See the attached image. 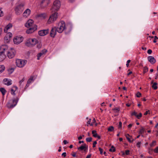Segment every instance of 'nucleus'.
<instances>
[{"label":"nucleus","mask_w":158,"mask_h":158,"mask_svg":"<svg viewBox=\"0 0 158 158\" xmlns=\"http://www.w3.org/2000/svg\"><path fill=\"white\" fill-rule=\"evenodd\" d=\"M60 6V3L59 1L57 0L54 2L51 10L52 12L54 11V12L50 16L48 20V24H50L56 19L57 18V13L55 11L58 10Z\"/></svg>","instance_id":"1"},{"label":"nucleus","mask_w":158,"mask_h":158,"mask_svg":"<svg viewBox=\"0 0 158 158\" xmlns=\"http://www.w3.org/2000/svg\"><path fill=\"white\" fill-rule=\"evenodd\" d=\"M68 26H65V24L64 21H61L59 23L58 26L57 28V32L59 33H61Z\"/></svg>","instance_id":"2"},{"label":"nucleus","mask_w":158,"mask_h":158,"mask_svg":"<svg viewBox=\"0 0 158 158\" xmlns=\"http://www.w3.org/2000/svg\"><path fill=\"white\" fill-rule=\"evenodd\" d=\"M37 42V40L36 39L29 38L28 39L25 43L26 46L30 47L35 46Z\"/></svg>","instance_id":"3"},{"label":"nucleus","mask_w":158,"mask_h":158,"mask_svg":"<svg viewBox=\"0 0 158 158\" xmlns=\"http://www.w3.org/2000/svg\"><path fill=\"white\" fill-rule=\"evenodd\" d=\"M27 61L25 60H22L21 59H17L16 60V65L19 67H23L27 63Z\"/></svg>","instance_id":"4"},{"label":"nucleus","mask_w":158,"mask_h":158,"mask_svg":"<svg viewBox=\"0 0 158 158\" xmlns=\"http://www.w3.org/2000/svg\"><path fill=\"white\" fill-rule=\"evenodd\" d=\"M5 48L2 47H0V61H2L6 58V56L4 54Z\"/></svg>","instance_id":"5"},{"label":"nucleus","mask_w":158,"mask_h":158,"mask_svg":"<svg viewBox=\"0 0 158 158\" xmlns=\"http://www.w3.org/2000/svg\"><path fill=\"white\" fill-rule=\"evenodd\" d=\"M23 39L22 36H17L13 39V41L15 44H19L23 41Z\"/></svg>","instance_id":"6"},{"label":"nucleus","mask_w":158,"mask_h":158,"mask_svg":"<svg viewBox=\"0 0 158 158\" xmlns=\"http://www.w3.org/2000/svg\"><path fill=\"white\" fill-rule=\"evenodd\" d=\"M19 98H17L16 99H13L12 100V104H10V103H8L7 104V106L8 108H12L14 107L16 105L18 102Z\"/></svg>","instance_id":"7"},{"label":"nucleus","mask_w":158,"mask_h":158,"mask_svg":"<svg viewBox=\"0 0 158 158\" xmlns=\"http://www.w3.org/2000/svg\"><path fill=\"white\" fill-rule=\"evenodd\" d=\"M50 0H42L40 3V7L42 8L46 7L50 3Z\"/></svg>","instance_id":"8"},{"label":"nucleus","mask_w":158,"mask_h":158,"mask_svg":"<svg viewBox=\"0 0 158 158\" xmlns=\"http://www.w3.org/2000/svg\"><path fill=\"white\" fill-rule=\"evenodd\" d=\"M30 27L26 31V32L27 34L31 33L36 31L37 29V26L36 25H34L33 26Z\"/></svg>","instance_id":"9"},{"label":"nucleus","mask_w":158,"mask_h":158,"mask_svg":"<svg viewBox=\"0 0 158 158\" xmlns=\"http://www.w3.org/2000/svg\"><path fill=\"white\" fill-rule=\"evenodd\" d=\"M11 50L8 52L7 53V56L10 59L13 58L15 54V51L12 48H11Z\"/></svg>","instance_id":"10"},{"label":"nucleus","mask_w":158,"mask_h":158,"mask_svg":"<svg viewBox=\"0 0 158 158\" xmlns=\"http://www.w3.org/2000/svg\"><path fill=\"white\" fill-rule=\"evenodd\" d=\"M49 32V30L48 29L41 30L39 31L38 34L41 36H44L48 34Z\"/></svg>","instance_id":"11"},{"label":"nucleus","mask_w":158,"mask_h":158,"mask_svg":"<svg viewBox=\"0 0 158 158\" xmlns=\"http://www.w3.org/2000/svg\"><path fill=\"white\" fill-rule=\"evenodd\" d=\"M57 28L56 27L52 28L50 32V36L51 37L54 38L56 34L57 31Z\"/></svg>","instance_id":"12"},{"label":"nucleus","mask_w":158,"mask_h":158,"mask_svg":"<svg viewBox=\"0 0 158 158\" xmlns=\"http://www.w3.org/2000/svg\"><path fill=\"white\" fill-rule=\"evenodd\" d=\"M34 24V21L32 19H29L27 22L25 24V26L27 27H29L33 26Z\"/></svg>","instance_id":"13"},{"label":"nucleus","mask_w":158,"mask_h":158,"mask_svg":"<svg viewBox=\"0 0 158 158\" xmlns=\"http://www.w3.org/2000/svg\"><path fill=\"white\" fill-rule=\"evenodd\" d=\"M15 13L17 15H20L22 12V10L21 9L20 6L19 5L17 6L15 9Z\"/></svg>","instance_id":"14"},{"label":"nucleus","mask_w":158,"mask_h":158,"mask_svg":"<svg viewBox=\"0 0 158 158\" xmlns=\"http://www.w3.org/2000/svg\"><path fill=\"white\" fill-rule=\"evenodd\" d=\"M148 61L152 64H154L156 62V60L152 56H148Z\"/></svg>","instance_id":"15"},{"label":"nucleus","mask_w":158,"mask_h":158,"mask_svg":"<svg viewBox=\"0 0 158 158\" xmlns=\"http://www.w3.org/2000/svg\"><path fill=\"white\" fill-rule=\"evenodd\" d=\"M47 52V50L44 49L42 50L37 55V60H39L40 59V57L42 55H43L45 53H46Z\"/></svg>","instance_id":"16"},{"label":"nucleus","mask_w":158,"mask_h":158,"mask_svg":"<svg viewBox=\"0 0 158 158\" xmlns=\"http://www.w3.org/2000/svg\"><path fill=\"white\" fill-rule=\"evenodd\" d=\"M3 82L4 84L7 85H10L12 84L11 81L10 80H9L7 78L4 79Z\"/></svg>","instance_id":"17"},{"label":"nucleus","mask_w":158,"mask_h":158,"mask_svg":"<svg viewBox=\"0 0 158 158\" xmlns=\"http://www.w3.org/2000/svg\"><path fill=\"white\" fill-rule=\"evenodd\" d=\"M31 13V10L29 9H27L24 12L23 14V16L24 17H27Z\"/></svg>","instance_id":"18"},{"label":"nucleus","mask_w":158,"mask_h":158,"mask_svg":"<svg viewBox=\"0 0 158 158\" xmlns=\"http://www.w3.org/2000/svg\"><path fill=\"white\" fill-rule=\"evenodd\" d=\"M12 27V25L11 23H9L8 25H7L5 27L4 29V31L5 33L7 32L8 30L10 28H11Z\"/></svg>","instance_id":"19"},{"label":"nucleus","mask_w":158,"mask_h":158,"mask_svg":"<svg viewBox=\"0 0 158 158\" xmlns=\"http://www.w3.org/2000/svg\"><path fill=\"white\" fill-rule=\"evenodd\" d=\"M85 148L88 149V146L86 145L85 144H84V146L82 145L81 146L78 148V150H82Z\"/></svg>","instance_id":"20"},{"label":"nucleus","mask_w":158,"mask_h":158,"mask_svg":"<svg viewBox=\"0 0 158 158\" xmlns=\"http://www.w3.org/2000/svg\"><path fill=\"white\" fill-rule=\"evenodd\" d=\"M13 88H14L15 89L13 88L11 89V94L13 95H15V91L18 88L16 86H14L13 87Z\"/></svg>","instance_id":"21"},{"label":"nucleus","mask_w":158,"mask_h":158,"mask_svg":"<svg viewBox=\"0 0 158 158\" xmlns=\"http://www.w3.org/2000/svg\"><path fill=\"white\" fill-rule=\"evenodd\" d=\"M0 91L2 92L3 95L5 94L6 92V90L3 88H0Z\"/></svg>","instance_id":"22"},{"label":"nucleus","mask_w":158,"mask_h":158,"mask_svg":"<svg viewBox=\"0 0 158 158\" xmlns=\"http://www.w3.org/2000/svg\"><path fill=\"white\" fill-rule=\"evenodd\" d=\"M14 69L13 68H9L7 70L8 73L9 74H11L14 72Z\"/></svg>","instance_id":"23"},{"label":"nucleus","mask_w":158,"mask_h":158,"mask_svg":"<svg viewBox=\"0 0 158 158\" xmlns=\"http://www.w3.org/2000/svg\"><path fill=\"white\" fill-rule=\"evenodd\" d=\"M12 34L10 32H9L8 33L6 34V37L9 38H10V39H11V38L12 37Z\"/></svg>","instance_id":"24"},{"label":"nucleus","mask_w":158,"mask_h":158,"mask_svg":"<svg viewBox=\"0 0 158 158\" xmlns=\"http://www.w3.org/2000/svg\"><path fill=\"white\" fill-rule=\"evenodd\" d=\"M5 68L3 65H0V73H2L4 70Z\"/></svg>","instance_id":"25"},{"label":"nucleus","mask_w":158,"mask_h":158,"mask_svg":"<svg viewBox=\"0 0 158 158\" xmlns=\"http://www.w3.org/2000/svg\"><path fill=\"white\" fill-rule=\"evenodd\" d=\"M157 83L156 82H155L154 83L152 86V87L154 89H156L157 88Z\"/></svg>","instance_id":"26"},{"label":"nucleus","mask_w":158,"mask_h":158,"mask_svg":"<svg viewBox=\"0 0 158 158\" xmlns=\"http://www.w3.org/2000/svg\"><path fill=\"white\" fill-rule=\"evenodd\" d=\"M92 134H93V136L94 137H97V136L98 135V134L97 133L96 131L95 130H93L92 131Z\"/></svg>","instance_id":"27"},{"label":"nucleus","mask_w":158,"mask_h":158,"mask_svg":"<svg viewBox=\"0 0 158 158\" xmlns=\"http://www.w3.org/2000/svg\"><path fill=\"white\" fill-rule=\"evenodd\" d=\"M148 68L147 66H145L144 67L143 70V74H145V73H147L148 71Z\"/></svg>","instance_id":"28"},{"label":"nucleus","mask_w":158,"mask_h":158,"mask_svg":"<svg viewBox=\"0 0 158 158\" xmlns=\"http://www.w3.org/2000/svg\"><path fill=\"white\" fill-rule=\"evenodd\" d=\"M145 129L143 127H141V129L140 130V131L139 132V134H142L143 133Z\"/></svg>","instance_id":"29"},{"label":"nucleus","mask_w":158,"mask_h":158,"mask_svg":"<svg viewBox=\"0 0 158 158\" xmlns=\"http://www.w3.org/2000/svg\"><path fill=\"white\" fill-rule=\"evenodd\" d=\"M114 127L112 126H110L108 129V131H113L114 130Z\"/></svg>","instance_id":"30"},{"label":"nucleus","mask_w":158,"mask_h":158,"mask_svg":"<svg viewBox=\"0 0 158 158\" xmlns=\"http://www.w3.org/2000/svg\"><path fill=\"white\" fill-rule=\"evenodd\" d=\"M10 38H9L6 37V36L4 37V41H5V42L6 43H9L10 42Z\"/></svg>","instance_id":"31"},{"label":"nucleus","mask_w":158,"mask_h":158,"mask_svg":"<svg viewBox=\"0 0 158 158\" xmlns=\"http://www.w3.org/2000/svg\"><path fill=\"white\" fill-rule=\"evenodd\" d=\"M130 136V135L128 134H127L125 135V136H126L127 139V140H128V141L129 142H131V140L130 139L129 137Z\"/></svg>","instance_id":"32"},{"label":"nucleus","mask_w":158,"mask_h":158,"mask_svg":"<svg viewBox=\"0 0 158 158\" xmlns=\"http://www.w3.org/2000/svg\"><path fill=\"white\" fill-rule=\"evenodd\" d=\"M38 16L39 17H42L44 18L46 16V15L45 14H41L38 15Z\"/></svg>","instance_id":"33"},{"label":"nucleus","mask_w":158,"mask_h":158,"mask_svg":"<svg viewBox=\"0 0 158 158\" xmlns=\"http://www.w3.org/2000/svg\"><path fill=\"white\" fill-rule=\"evenodd\" d=\"M92 138L91 137L86 138V140L87 142H90L92 141Z\"/></svg>","instance_id":"34"},{"label":"nucleus","mask_w":158,"mask_h":158,"mask_svg":"<svg viewBox=\"0 0 158 158\" xmlns=\"http://www.w3.org/2000/svg\"><path fill=\"white\" fill-rule=\"evenodd\" d=\"M2 8H0V17H2L4 15L3 12V11H2Z\"/></svg>","instance_id":"35"},{"label":"nucleus","mask_w":158,"mask_h":158,"mask_svg":"<svg viewBox=\"0 0 158 158\" xmlns=\"http://www.w3.org/2000/svg\"><path fill=\"white\" fill-rule=\"evenodd\" d=\"M156 143V141H153L152 143L150 144V146L151 147H152L155 145L154 144Z\"/></svg>","instance_id":"36"},{"label":"nucleus","mask_w":158,"mask_h":158,"mask_svg":"<svg viewBox=\"0 0 158 158\" xmlns=\"http://www.w3.org/2000/svg\"><path fill=\"white\" fill-rule=\"evenodd\" d=\"M131 116H135V117H136L137 115V113L135 112V111H134L133 112L131 113Z\"/></svg>","instance_id":"37"},{"label":"nucleus","mask_w":158,"mask_h":158,"mask_svg":"<svg viewBox=\"0 0 158 158\" xmlns=\"http://www.w3.org/2000/svg\"><path fill=\"white\" fill-rule=\"evenodd\" d=\"M142 116V114L140 113L138 115H137L136 117L139 119H140L141 117Z\"/></svg>","instance_id":"38"},{"label":"nucleus","mask_w":158,"mask_h":158,"mask_svg":"<svg viewBox=\"0 0 158 158\" xmlns=\"http://www.w3.org/2000/svg\"><path fill=\"white\" fill-rule=\"evenodd\" d=\"M136 97L138 98L140 97L141 96V94L140 93L138 92L136 94Z\"/></svg>","instance_id":"39"},{"label":"nucleus","mask_w":158,"mask_h":158,"mask_svg":"<svg viewBox=\"0 0 158 158\" xmlns=\"http://www.w3.org/2000/svg\"><path fill=\"white\" fill-rule=\"evenodd\" d=\"M71 155L73 157H76L77 156L76 155V153L74 152H73Z\"/></svg>","instance_id":"40"},{"label":"nucleus","mask_w":158,"mask_h":158,"mask_svg":"<svg viewBox=\"0 0 158 158\" xmlns=\"http://www.w3.org/2000/svg\"><path fill=\"white\" fill-rule=\"evenodd\" d=\"M141 144V142H138L136 144V146L139 148L140 147V145Z\"/></svg>","instance_id":"41"},{"label":"nucleus","mask_w":158,"mask_h":158,"mask_svg":"<svg viewBox=\"0 0 158 158\" xmlns=\"http://www.w3.org/2000/svg\"><path fill=\"white\" fill-rule=\"evenodd\" d=\"M98 149H99V150L100 152V154L101 155L102 154V153H103V149H102V148H99Z\"/></svg>","instance_id":"42"},{"label":"nucleus","mask_w":158,"mask_h":158,"mask_svg":"<svg viewBox=\"0 0 158 158\" xmlns=\"http://www.w3.org/2000/svg\"><path fill=\"white\" fill-rule=\"evenodd\" d=\"M122 123L120 121L119 123V125L118 126V128H122Z\"/></svg>","instance_id":"43"},{"label":"nucleus","mask_w":158,"mask_h":158,"mask_svg":"<svg viewBox=\"0 0 158 158\" xmlns=\"http://www.w3.org/2000/svg\"><path fill=\"white\" fill-rule=\"evenodd\" d=\"M125 153L126 155H129L130 154V151L129 150H127L125 151Z\"/></svg>","instance_id":"44"},{"label":"nucleus","mask_w":158,"mask_h":158,"mask_svg":"<svg viewBox=\"0 0 158 158\" xmlns=\"http://www.w3.org/2000/svg\"><path fill=\"white\" fill-rule=\"evenodd\" d=\"M113 110H116V112H118L119 111V110H119V108H115L114 109H113Z\"/></svg>","instance_id":"45"},{"label":"nucleus","mask_w":158,"mask_h":158,"mask_svg":"<svg viewBox=\"0 0 158 158\" xmlns=\"http://www.w3.org/2000/svg\"><path fill=\"white\" fill-rule=\"evenodd\" d=\"M154 152L155 153H158V147H157L154 150Z\"/></svg>","instance_id":"46"},{"label":"nucleus","mask_w":158,"mask_h":158,"mask_svg":"<svg viewBox=\"0 0 158 158\" xmlns=\"http://www.w3.org/2000/svg\"><path fill=\"white\" fill-rule=\"evenodd\" d=\"M97 143V142L96 141H95L93 143V147L94 148L96 147V145Z\"/></svg>","instance_id":"47"},{"label":"nucleus","mask_w":158,"mask_h":158,"mask_svg":"<svg viewBox=\"0 0 158 158\" xmlns=\"http://www.w3.org/2000/svg\"><path fill=\"white\" fill-rule=\"evenodd\" d=\"M158 39V38L157 37V36H154V40H153V42L154 43H155L156 42V39Z\"/></svg>","instance_id":"48"},{"label":"nucleus","mask_w":158,"mask_h":158,"mask_svg":"<svg viewBox=\"0 0 158 158\" xmlns=\"http://www.w3.org/2000/svg\"><path fill=\"white\" fill-rule=\"evenodd\" d=\"M152 52V50L151 49H149L148 50L147 52L149 54H151Z\"/></svg>","instance_id":"49"},{"label":"nucleus","mask_w":158,"mask_h":158,"mask_svg":"<svg viewBox=\"0 0 158 158\" xmlns=\"http://www.w3.org/2000/svg\"><path fill=\"white\" fill-rule=\"evenodd\" d=\"M110 152H114L116 150L115 149H113V150L111 148H110L109 150Z\"/></svg>","instance_id":"50"},{"label":"nucleus","mask_w":158,"mask_h":158,"mask_svg":"<svg viewBox=\"0 0 158 158\" xmlns=\"http://www.w3.org/2000/svg\"><path fill=\"white\" fill-rule=\"evenodd\" d=\"M66 153L65 152L63 153L62 154V156H63L64 157H65L66 156Z\"/></svg>","instance_id":"51"},{"label":"nucleus","mask_w":158,"mask_h":158,"mask_svg":"<svg viewBox=\"0 0 158 158\" xmlns=\"http://www.w3.org/2000/svg\"><path fill=\"white\" fill-rule=\"evenodd\" d=\"M31 80V79H29L27 81V82L28 84H30L31 83V80Z\"/></svg>","instance_id":"52"},{"label":"nucleus","mask_w":158,"mask_h":158,"mask_svg":"<svg viewBox=\"0 0 158 158\" xmlns=\"http://www.w3.org/2000/svg\"><path fill=\"white\" fill-rule=\"evenodd\" d=\"M91 156V154H89L87 156L86 158H90Z\"/></svg>","instance_id":"53"},{"label":"nucleus","mask_w":158,"mask_h":158,"mask_svg":"<svg viewBox=\"0 0 158 158\" xmlns=\"http://www.w3.org/2000/svg\"><path fill=\"white\" fill-rule=\"evenodd\" d=\"M63 143L64 144H66L67 143H68V142H67V141L66 140H64L63 141Z\"/></svg>","instance_id":"54"},{"label":"nucleus","mask_w":158,"mask_h":158,"mask_svg":"<svg viewBox=\"0 0 158 158\" xmlns=\"http://www.w3.org/2000/svg\"><path fill=\"white\" fill-rule=\"evenodd\" d=\"M149 110H148V111H147L144 114V115H147L148 113V112H149Z\"/></svg>","instance_id":"55"},{"label":"nucleus","mask_w":158,"mask_h":158,"mask_svg":"<svg viewBox=\"0 0 158 158\" xmlns=\"http://www.w3.org/2000/svg\"><path fill=\"white\" fill-rule=\"evenodd\" d=\"M37 48H40L41 47V45L40 44H39V45L37 44Z\"/></svg>","instance_id":"56"},{"label":"nucleus","mask_w":158,"mask_h":158,"mask_svg":"<svg viewBox=\"0 0 158 158\" xmlns=\"http://www.w3.org/2000/svg\"><path fill=\"white\" fill-rule=\"evenodd\" d=\"M82 139V136H80L78 137V139L79 140H80Z\"/></svg>","instance_id":"57"},{"label":"nucleus","mask_w":158,"mask_h":158,"mask_svg":"<svg viewBox=\"0 0 158 158\" xmlns=\"http://www.w3.org/2000/svg\"><path fill=\"white\" fill-rule=\"evenodd\" d=\"M132 124H130L128 125V128H130V127H131L132 126Z\"/></svg>","instance_id":"58"},{"label":"nucleus","mask_w":158,"mask_h":158,"mask_svg":"<svg viewBox=\"0 0 158 158\" xmlns=\"http://www.w3.org/2000/svg\"><path fill=\"white\" fill-rule=\"evenodd\" d=\"M91 119H89V120H88L87 122V123H88L89 124H90V122H91Z\"/></svg>","instance_id":"59"},{"label":"nucleus","mask_w":158,"mask_h":158,"mask_svg":"<svg viewBox=\"0 0 158 158\" xmlns=\"http://www.w3.org/2000/svg\"><path fill=\"white\" fill-rule=\"evenodd\" d=\"M75 0H69V2L71 3L73 2Z\"/></svg>","instance_id":"60"},{"label":"nucleus","mask_w":158,"mask_h":158,"mask_svg":"<svg viewBox=\"0 0 158 158\" xmlns=\"http://www.w3.org/2000/svg\"><path fill=\"white\" fill-rule=\"evenodd\" d=\"M97 137L98 139H101V137L99 135H97Z\"/></svg>","instance_id":"61"},{"label":"nucleus","mask_w":158,"mask_h":158,"mask_svg":"<svg viewBox=\"0 0 158 158\" xmlns=\"http://www.w3.org/2000/svg\"><path fill=\"white\" fill-rule=\"evenodd\" d=\"M132 72L130 71L127 74V76H129L131 74H132Z\"/></svg>","instance_id":"62"},{"label":"nucleus","mask_w":158,"mask_h":158,"mask_svg":"<svg viewBox=\"0 0 158 158\" xmlns=\"http://www.w3.org/2000/svg\"><path fill=\"white\" fill-rule=\"evenodd\" d=\"M84 142L83 141H79V143H84Z\"/></svg>","instance_id":"63"},{"label":"nucleus","mask_w":158,"mask_h":158,"mask_svg":"<svg viewBox=\"0 0 158 158\" xmlns=\"http://www.w3.org/2000/svg\"><path fill=\"white\" fill-rule=\"evenodd\" d=\"M123 139L122 138H119V140L120 141H123Z\"/></svg>","instance_id":"64"}]
</instances>
